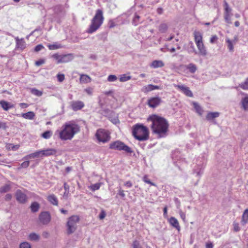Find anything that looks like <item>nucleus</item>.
Returning <instances> with one entry per match:
<instances>
[{"mask_svg":"<svg viewBox=\"0 0 248 248\" xmlns=\"http://www.w3.org/2000/svg\"><path fill=\"white\" fill-rule=\"evenodd\" d=\"M80 131L79 126L74 121H69L62 125L60 129L56 131L55 134L61 140H71Z\"/></svg>","mask_w":248,"mask_h":248,"instance_id":"f257e3e1","label":"nucleus"},{"mask_svg":"<svg viewBox=\"0 0 248 248\" xmlns=\"http://www.w3.org/2000/svg\"><path fill=\"white\" fill-rule=\"evenodd\" d=\"M152 122L151 128L153 133L158 138H164L167 135L169 124L164 118L156 115H153L148 118Z\"/></svg>","mask_w":248,"mask_h":248,"instance_id":"f03ea898","label":"nucleus"},{"mask_svg":"<svg viewBox=\"0 0 248 248\" xmlns=\"http://www.w3.org/2000/svg\"><path fill=\"white\" fill-rule=\"evenodd\" d=\"M104 20L103 11L100 9H97L91 20V24L87 30V32L93 33L96 31L101 26Z\"/></svg>","mask_w":248,"mask_h":248,"instance_id":"7ed1b4c3","label":"nucleus"},{"mask_svg":"<svg viewBox=\"0 0 248 248\" xmlns=\"http://www.w3.org/2000/svg\"><path fill=\"white\" fill-rule=\"evenodd\" d=\"M132 134L135 139L140 141L147 140L149 138L147 127L141 124H137L133 126Z\"/></svg>","mask_w":248,"mask_h":248,"instance_id":"20e7f679","label":"nucleus"},{"mask_svg":"<svg viewBox=\"0 0 248 248\" xmlns=\"http://www.w3.org/2000/svg\"><path fill=\"white\" fill-rule=\"evenodd\" d=\"M79 221L78 216L73 215L68 218L67 223V232L68 234L73 233L77 229V224Z\"/></svg>","mask_w":248,"mask_h":248,"instance_id":"39448f33","label":"nucleus"},{"mask_svg":"<svg viewBox=\"0 0 248 248\" xmlns=\"http://www.w3.org/2000/svg\"><path fill=\"white\" fill-rule=\"evenodd\" d=\"M109 148L118 151H124L127 153H131L132 152L131 149L129 147L126 145L124 142L120 140H116L111 142L109 144Z\"/></svg>","mask_w":248,"mask_h":248,"instance_id":"423d86ee","label":"nucleus"},{"mask_svg":"<svg viewBox=\"0 0 248 248\" xmlns=\"http://www.w3.org/2000/svg\"><path fill=\"white\" fill-rule=\"evenodd\" d=\"M95 137L99 142L106 143L110 140L109 132L104 129H98L95 133Z\"/></svg>","mask_w":248,"mask_h":248,"instance_id":"0eeeda50","label":"nucleus"},{"mask_svg":"<svg viewBox=\"0 0 248 248\" xmlns=\"http://www.w3.org/2000/svg\"><path fill=\"white\" fill-rule=\"evenodd\" d=\"M224 19L226 23L228 24H231V16H232V9L229 7L228 3L226 1H224Z\"/></svg>","mask_w":248,"mask_h":248,"instance_id":"6e6552de","label":"nucleus"},{"mask_svg":"<svg viewBox=\"0 0 248 248\" xmlns=\"http://www.w3.org/2000/svg\"><path fill=\"white\" fill-rule=\"evenodd\" d=\"M40 221L43 224H47L50 221V216L47 212H42L39 217Z\"/></svg>","mask_w":248,"mask_h":248,"instance_id":"1a4fd4ad","label":"nucleus"},{"mask_svg":"<svg viewBox=\"0 0 248 248\" xmlns=\"http://www.w3.org/2000/svg\"><path fill=\"white\" fill-rule=\"evenodd\" d=\"M175 87L182 92H183L186 95L189 97L193 96V93L190 90L189 87H187L184 85H175Z\"/></svg>","mask_w":248,"mask_h":248,"instance_id":"9d476101","label":"nucleus"},{"mask_svg":"<svg viewBox=\"0 0 248 248\" xmlns=\"http://www.w3.org/2000/svg\"><path fill=\"white\" fill-rule=\"evenodd\" d=\"M15 40L16 49L23 50L26 47L27 44L23 38L20 39L18 37H16Z\"/></svg>","mask_w":248,"mask_h":248,"instance_id":"9b49d317","label":"nucleus"},{"mask_svg":"<svg viewBox=\"0 0 248 248\" xmlns=\"http://www.w3.org/2000/svg\"><path fill=\"white\" fill-rule=\"evenodd\" d=\"M43 156L48 157L49 156L56 155L57 151L54 148H48L42 150Z\"/></svg>","mask_w":248,"mask_h":248,"instance_id":"f8f14e48","label":"nucleus"},{"mask_svg":"<svg viewBox=\"0 0 248 248\" xmlns=\"http://www.w3.org/2000/svg\"><path fill=\"white\" fill-rule=\"evenodd\" d=\"M161 89V88L157 85H154L153 84H148L145 86H144L141 89L142 92L144 93H147L150 92H151L155 90H159Z\"/></svg>","mask_w":248,"mask_h":248,"instance_id":"ddd939ff","label":"nucleus"},{"mask_svg":"<svg viewBox=\"0 0 248 248\" xmlns=\"http://www.w3.org/2000/svg\"><path fill=\"white\" fill-rule=\"evenodd\" d=\"M161 101V98L159 97H152L148 100V104L151 108H155L160 104Z\"/></svg>","mask_w":248,"mask_h":248,"instance_id":"4468645a","label":"nucleus"},{"mask_svg":"<svg viewBox=\"0 0 248 248\" xmlns=\"http://www.w3.org/2000/svg\"><path fill=\"white\" fill-rule=\"evenodd\" d=\"M197 47L198 50L197 54L199 55L202 56H205L207 54V51L206 47L205 46L203 42L196 45Z\"/></svg>","mask_w":248,"mask_h":248,"instance_id":"2eb2a0df","label":"nucleus"},{"mask_svg":"<svg viewBox=\"0 0 248 248\" xmlns=\"http://www.w3.org/2000/svg\"><path fill=\"white\" fill-rule=\"evenodd\" d=\"M71 106L73 110L77 111L82 108L84 107V104L81 101H75L71 102Z\"/></svg>","mask_w":248,"mask_h":248,"instance_id":"dca6fc26","label":"nucleus"},{"mask_svg":"<svg viewBox=\"0 0 248 248\" xmlns=\"http://www.w3.org/2000/svg\"><path fill=\"white\" fill-rule=\"evenodd\" d=\"M16 196L17 201L20 203H24L26 201V195L20 190L16 191Z\"/></svg>","mask_w":248,"mask_h":248,"instance_id":"f3484780","label":"nucleus"},{"mask_svg":"<svg viewBox=\"0 0 248 248\" xmlns=\"http://www.w3.org/2000/svg\"><path fill=\"white\" fill-rule=\"evenodd\" d=\"M241 108L245 110L248 111V94H246L242 98L240 102Z\"/></svg>","mask_w":248,"mask_h":248,"instance_id":"a211bd4d","label":"nucleus"},{"mask_svg":"<svg viewBox=\"0 0 248 248\" xmlns=\"http://www.w3.org/2000/svg\"><path fill=\"white\" fill-rule=\"evenodd\" d=\"M74 57L72 54L61 55V63H66L71 61Z\"/></svg>","mask_w":248,"mask_h":248,"instance_id":"6ab92c4d","label":"nucleus"},{"mask_svg":"<svg viewBox=\"0 0 248 248\" xmlns=\"http://www.w3.org/2000/svg\"><path fill=\"white\" fill-rule=\"evenodd\" d=\"M169 222L172 227L176 228L178 231H180V226L178 220L176 218L174 217H171L169 219Z\"/></svg>","mask_w":248,"mask_h":248,"instance_id":"aec40b11","label":"nucleus"},{"mask_svg":"<svg viewBox=\"0 0 248 248\" xmlns=\"http://www.w3.org/2000/svg\"><path fill=\"white\" fill-rule=\"evenodd\" d=\"M0 105L2 108L6 111L14 108V105L13 104L4 100L0 101Z\"/></svg>","mask_w":248,"mask_h":248,"instance_id":"412c9836","label":"nucleus"},{"mask_svg":"<svg viewBox=\"0 0 248 248\" xmlns=\"http://www.w3.org/2000/svg\"><path fill=\"white\" fill-rule=\"evenodd\" d=\"M164 66V63L161 60L153 61L150 65V66L153 68L162 67Z\"/></svg>","mask_w":248,"mask_h":248,"instance_id":"4be33fe9","label":"nucleus"},{"mask_svg":"<svg viewBox=\"0 0 248 248\" xmlns=\"http://www.w3.org/2000/svg\"><path fill=\"white\" fill-rule=\"evenodd\" d=\"M194 37L196 45L203 43L202 34L199 31H195Z\"/></svg>","mask_w":248,"mask_h":248,"instance_id":"5701e85b","label":"nucleus"},{"mask_svg":"<svg viewBox=\"0 0 248 248\" xmlns=\"http://www.w3.org/2000/svg\"><path fill=\"white\" fill-rule=\"evenodd\" d=\"M21 116L24 119L32 120L34 118L35 113L33 111H29L27 113H22Z\"/></svg>","mask_w":248,"mask_h":248,"instance_id":"b1692460","label":"nucleus"},{"mask_svg":"<svg viewBox=\"0 0 248 248\" xmlns=\"http://www.w3.org/2000/svg\"><path fill=\"white\" fill-rule=\"evenodd\" d=\"M48 201L52 204L54 205H58V199L54 194H51L48 196Z\"/></svg>","mask_w":248,"mask_h":248,"instance_id":"393cba45","label":"nucleus"},{"mask_svg":"<svg viewBox=\"0 0 248 248\" xmlns=\"http://www.w3.org/2000/svg\"><path fill=\"white\" fill-rule=\"evenodd\" d=\"M225 40L229 51L231 52L233 51V44L235 43L234 41L231 40L228 37H226Z\"/></svg>","mask_w":248,"mask_h":248,"instance_id":"a878e982","label":"nucleus"},{"mask_svg":"<svg viewBox=\"0 0 248 248\" xmlns=\"http://www.w3.org/2000/svg\"><path fill=\"white\" fill-rule=\"evenodd\" d=\"M193 106L197 113L200 115H202L203 113V110L202 107L196 102L193 103Z\"/></svg>","mask_w":248,"mask_h":248,"instance_id":"bb28decb","label":"nucleus"},{"mask_svg":"<svg viewBox=\"0 0 248 248\" xmlns=\"http://www.w3.org/2000/svg\"><path fill=\"white\" fill-rule=\"evenodd\" d=\"M91 81V78L86 75H82L80 78V82L81 83H88Z\"/></svg>","mask_w":248,"mask_h":248,"instance_id":"cd10ccee","label":"nucleus"},{"mask_svg":"<svg viewBox=\"0 0 248 248\" xmlns=\"http://www.w3.org/2000/svg\"><path fill=\"white\" fill-rule=\"evenodd\" d=\"M186 67L189 71L191 73H194L197 70L196 65L192 63H190L187 65H186Z\"/></svg>","mask_w":248,"mask_h":248,"instance_id":"c85d7f7f","label":"nucleus"},{"mask_svg":"<svg viewBox=\"0 0 248 248\" xmlns=\"http://www.w3.org/2000/svg\"><path fill=\"white\" fill-rule=\"evenodd\" d=\"M219 116V113L217 112H209L206 116V119L210 121Z\"/></svg>","mask_w":248,"mask_h":248,"instance_id":"c756f323","label":"nucleus"},{"mask_svg":"<svg viewBox=\"0 0 248 248\" xmlns=\"http://www.w3.org/2000/svg\"><path fill=\"white\" fill-rule=\"evenodd\" d=\"M242 223L245 225L248 222V209H246L242 215Z\"/></svg>","mask_w":248,"mask_h":248,"instance_id":"7c9ffc66","label":"nucleus"},{"mask_svg":"<svg viewBox=\"0 0 248 248\" xmlns=\"http://www.w3.org/2000/svg\"><path fill=\"white\" fill-rule=\"evenodd\" d=\"M47 47H48L49 49L50 50H55L57 49L60 48L62 47V46L61 44L55 43L53 44H49L47 45Z\"/></svg>","mask_w":248,"mask_h":248,"instance_id":"2f4dec72","label":"nucleus"},{"mask_svg":"<svg viewBox=\"0 0 248 248\" xmlns=\"http://www.w3.org/2000/svg\"><path fill=\"white\" fill-rule=\"evenodd\" d=\"M40 236L36 233H31L29 235V239L31 241H36L39 240Z\"/></svg>","mask_w":248,"mask_h":248,"instance_id":"473e14b6","label":"nucleus"},{"mask_svg":"<svg viewBox=\"0 0 248 248\" xmlns=\"http://www.w3.org/2000/svg\"><path fill=\"white\" fill-rule=\"evenodd\" d=\"M39 208V204L37 202H33L31 206V209L32 212H36Z\"/></svg>","mask_w":248,"mask_h":248,"instance_id":"72a5a7b5","label":"nucleus"},{"mask_svg":"<svg viewBox=\"0 0 248 248\" xmlns=\"http://www.w3.org/2000/svg\"><path fill=\"white\" fill-rule=\"evenodd\" d=\"M239 87L245 90H248V77L246 78L244 82L239 84Z\"/></svg>","mask_w":248,"mask_h":248,"instance_id":"f704fd0d","label":"nucleus"},{"mask_svg":"<svg viewBox=\"0 0 248 248\" xmlns=\"http://www.w3.org/2000/svg\"><path fill=\"white\" fill-rule=\"evenodd\" d=\"M52 135V132L50 130H47L42 134V137L45 139H48L51 137Z\"/></svg>","mask_w":248,"mask_h":248,"instance_id":"c9c22d12","label":"nucleus"},{"mask_svg":"<svg viewBox=\"0 0 248 248\" xmlns=\"http://www.w3.org/2000/svg\"><path fill=\"white\" fill-rule=\"evenodd\" d=\"M168 27L167 24L164 23H161L159 27V31L161 32H165L167 31Z\"/></svg>","mask_w":248,"mask_h":248,"instance_id":"e433bc0d","label":"nucleus"},{"mask_svg":"<svg viewBox=\"0 0 248 248\" xmlns=\"http://www.w3.org/2000/svg\"><path fill=\"white\" fill-rule=\"evenodd\" d=\"M131 78V77L130 76H127L126 74L122 75L120 78V81L121 82H125Z\"/></svg>","mask_w":248,"mask_h":248,"instance_id":"4c0bfd02","label":"nucleus"},{"mask_svg":"<svg viewBox=\"0 0 248 248\" xmlns=\"http://www.w3.org/2000/svg\"><path fill=\"white\" fill-rule=\"evenodd\" d=\"M31 93L37 96H41L43 94L42 92L35 88H32L31 89Z\"/></svg>","mask_w":248,"mask_h":248,"instance_id":"58836bf2","label":"nucleus"},{"mask_svg":"<svg viewBox=\"0 0 248 248\" xmlns=\"http://www.w3.org/2000/svg\"><path fill=\"white\" fill-rule=\"evenodd\" d=\"M101 183H96V184H94L93 185H92V186H90V188L92 190V191H95L96 190H98L100 188L101 186Z\"/></svg>","mask_w":248,"mask_h":248,"instance_id":"ea45409f","label":"nucleus"},{"mask_svg":"<svg viewBox=\"0 0 248 248\" xmlns=\"http://www.w3.org/2000/svg\"><path fill=\"white\" fill-rule=\"evenodd\" d=\"M10 186L9 185L6 184L0 188V192L5 193L9 191Z\"/></svg>","mask_w":248,"mask_h":248,"instance_id":"a19ab883","label":"nucleus"},{"mask_svg":"<svg viewBox=\"0 0 248 248\" xmlns=\"http://www.w3.org/2000/svg\"><path fill=\"white\" fill-rule=\"evenodd\" d=\"M143 181L148 184L151 185V186H155V184L153 182H152L148 178L147 175H144L142 178Z\"/></svg>","mask_w":248,"mask_h":248,"instance_id":"79ce46f5","label":"nucleus"},{"mask_svg":"<svg viewBox=\"0 0 248 248\" xmlns=\"http://www.w3.org/2000/svg\"><path fill=\"white\" fill-rule=\"evenodd\" d=\"M19 248H31V246L29 243L24 242L20 244Z\"/></svg>","mask_w":248,"mask_h":248,"instance_id":"37998d69","label":"nucleus"},{"mask_svg":"<svg viewBox=\"0 0 248 248\" xmlns=\"http://www.w3.org/2000/svg\"><path fill=\"white\" fill-rule=\"evenodd\" d=\"M8 147L9 149H11L13 151H16L19 149V145H18V144L14 145L13 144H9L8 145Z\"/></svg>","mask_w":248,"mask_h":248,"instance_id":"c03bdc74","label":"nucleus"},{"mask_svg":"<svg viewBox=\"0 0 248 248\" xmlns=\"http://www.w3.org/2000/svg\"><path fill=\"white\" fill-rule=\"evenodd\" d=\"M117 79V77L114 75H110L108 77V81L109 82H114L116 81Z\"/></svg>","mask_w":248,"mask_h":248,"instance_id":"a18cd8bd","label":"nucleus"},{"mask_svg":"<svg viewBox=\"0 0 248 248\" xmlns=\"http://www.w3.org/2000/svg\"><path fill=\"white\" fill-rule=\"evenodd\" d=\"M52 57L57 61L58 63H61V55L54 54L52 56Z\"/></svg>","mask_w":248,"mask_h":248,"instance_id":"49530a36","label":"nucleus"},{"mask_svg":"<svg viewBox=\"0 0 248 248\" xmlns=\"http://www.w3.org/2000/svg\"><path fill=\"white\" fill-rule=\"evenodd\" d=\"M133 248H142L139 241H134L132 244Z\"/></svg>","mask_w":248,"mask_h":248,"instance_id":"de8ad7c7","label":"nucleus"},{"mask_svg":"<svg viewBox=\"0 0 248 248\" xmlns=\"http://www.w3.org/2000/svg\"><path fill=\"white\" fill-rule=\"evenodd\" d=\"M34 153L35 158H43L42 150L35 151Z\"/></svg>","mask_w":248,"mask_h":248,"instance_id":"09e8293b","label":"nucleus"},{"mask_svg":"<svg viewBox=\"0 0 248 248\" xmlns=\"http://www.w3.org/2000/svg\"><path fill=\"white\" fill-rule=\"evenodd\" d=\"M32 158H35L34 153L26 155L23 159L24 160H29Z\"/></svg>","mask_w":248,"mask_h":248,"instance_id":"8fccbe9b","label":"nucleus"},{"mask_svg":"<svg viewBox=\"0 0 248 248\" xmlns=\"http://www.w3.org/2000/svg\"><path fill=\"white\" fill-rule=\"evenodd\" d=\"M58 80L59 82H62L65 78L64 75L63 74H58L57 76Z\"/></svg>","mask_w":248,"mask_h":248,"instance_id":"3c124183","label":"nucleus"},{"mask_svg":"<svg viewBox=\"0 0 248 248\" xmlns=\"http://www.w3.org/2000/svg\"><path fill=\"white\" fill-rule=\"evenodd\" d=\"M233 230L234 231L237 232H239L240 230V228L239 226V224L238 223L233 222Z\"/></svg>","mask_w":248,"mask_h":248,"instance_id":"603ef678","label":"nucleus"},{"mask_svg":"<svg viewBox=\"0 0 248 248\" xmlns=\"http://www.w3.org/2000/svg\"><path fill=\"white\" fill-rule=\"evenodd\" d=\"M139 19L140 16L138 15H136L133 20V24L135 26H136L139 23Z\"/></svg>","mask_w":248,"mask_h":248,"instance_id":"864d4df0","label":"nucleus"},{"mask_svg":"<svg viewBox=\"0 0 248 248\" xmlns=\"http://www.w3.org/2000/svg\"><path fill=\"white\" fill-rule=\"evenodd\" d=\"M84 91L89 95H92L93 93V89L88 87L84 89Z\"/></svg>","mask_w":248,"mask_h":248,"instance_id":"5fc2aeb1","label":"nucleus"},{"mask_svg":"<svg viewBox=\"0 0 248 248\" xmlns=\"http://www.w3.org/2000/svg\"><path fill=\"white\" fill-rule=\"evenodd\" d=\"M118 195L123 198L125 196L124 191L121 187H119Z\"/></svg>","mask_w":248,"mask_h":248,"instance_id":"6e6d98bb","label":"nucleus"},{"mask_svg":"<svg viewBox=\"0 0 248 248\" xmlns=\"http://www.w3.org/2000/svg\"><path fill=\"white\" fill-rule=\"evenodd\" d=\"M30 164V161L28 160H26V161L23 162L21 164V167L23 168H27Z\"/></svg>","mask_w":248,"mask_h":248,"instance_id":"4d7b16f0","label":"nucleus"},{"mask_svg":"<svg viewBox=\"0 0 248 248\" xmlns=\"http://www.w3.org/2000/svg\"><path fill=\"white\" fill-rule=\"evenodd\" d=\"M179 214L181 218L183 219V221H185L186 219V214L184 212H183L181 210L179 211Z\"/></svg>","mask_w":248,"mask_h":248,"instance_id":"13d9d810","label":"nucleus"},{"mask_svg":"<svg viewBox=\"0 0 248 248\" xmlns=\"http://www.w3.org/2000/svg\"><path fill=\"white\" fill-rule=\"evenodd\" d=\"M44 48V46L43 45H38L37 46H36L34 48V50L36 51V52H38L39 51H40L41 50H42L43 48Z\"/></svg>","mask_w":248,"mask_h":248,"instance_id":"bf43d9fd","label":"nucleus"},{"mask_svg":"<svg viewBox=\"0 0 248 248\" xmlns=\"http://www.w3.org/2000/svg\"><path fill=\"white\" fill-rule=\"evenodd\" d=\"M45 62V61L43 59H40L35 62V65L36 66H40L43 64H44Z\"/></svg>","mask_w":248,"mask_h":248,"instance_id":"052dcab7","label":"nucleus"},{"mask_svg":"<svg viewBox=\"0 0 248 248\" xmlns=\"http://www.w3.org/2000/svg\"><path fill=\"white\" fill-rule=\"evenodd\" d=\"M106 216V214L104 210H102L99 214V217L100 219H104Z\"/></svg>","mask_w":248,"mask_h":248,"instance_id":"680f3d73","label":"nucleus"},{"mask_svg":"<svg viewBox=\"0 0 248 248\" xmlns=\"http://www.w3.org/2000/svg\"><path fill=\"white\" fill-rule=\"evenodd\" d=\"M218 38L217 35H215L211 37L210 42L211 43L213 44L217 40Z\"/></svg>","mask_w":248,"mask_h":248,"instance_id":"e2e57ef3","label":"nucleus"},{"mask_svg":"<svg viewBox=\"0 0 248 248\" xmlns=\"http://www.w3.org/2000/svg\"><path fill=\"white\" fill-rule=\"evenodd\" d=\"M124 185L125 186H126L127 187L130 188V187H132V184L130 181H128L125 182L124 184Z\"/></svg>","mask_w":248,"mask_h":248,"instance_id":"0e129e2a","label":"nucleus"},{"mask_svg":"<svg viewBox=\"0 0 248 248\" xmlns=\"http://www.w3.org/2000/svg\"><path fill=\"white\" fill-rule=\"evenodd\" d=\"M194 172L196 173L197 176H200L203 173V170L202 168H201L199 171H197L195 170Z\"/></svg>","mask_w":248,"mask_h":248,"instance_id":"69168bd1","label":"nucleus"},{"mask_svg":"<svg viewBox=\"0 0 248 248\" xmlns=\"http://www.w3.org/2000/svg\"><path fill=\"white\" fill-rule=\"evenodd\" d=\"M19 106L22 108H27L29 106L27 104L24 103L19 104Z\"/></svg>","mask_w":248,"mask_h":248,"instance_id":"338daca9","label":"nucleus"},{"mask_svg":"<svg viewBox=\"0 0 248 248\" xmlns=\"http://www.w3.org/2000/svg\"><path fill=\"white\" fill-rule=\"evenodd\" d=\"M12 198V195L10 194H7L5 196V199L6 201H10Z\"/></svg>","mask_w":248,"mask_h":248,"instance_id":"774afa93","label":"nucleus"}]
</instances>
